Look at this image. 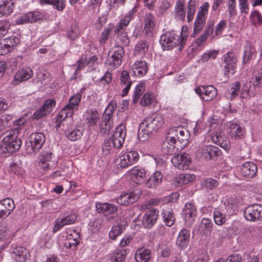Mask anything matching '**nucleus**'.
Instances as JSON below:
<instances>
[{"label":"nucleus","instance_id":"obj_31","mask_svg":"<svg viewBox=\"0 0 262 262\" xmlns=\"http://www.w3.org/2000/svg\"><path fill=\"white\" fill-rule=\"evenodd\" d=\"M129 173L132 181L138 184L142 183L146 177V173L143 169L134 168L130 170Z\"/></svg>","mask_w":262,"mask_h":262},{"label":"nucleus","instance_id":"obj_64","mask_svg":"<svg viewBox=\"0 0 262 262\" xmlns=\"http://www.w3.org/2000/svg\"><path fill=\"white\" fill-rule=\"evenodd\" d=\"M31 15L30 14V13L29 12L22 16H19L16 19V23L17 24H21L29 22H32L31 20Z\"/></svg>","mask_w":262,"mask_h":262},{"label":"nucleus","instance_id":"obj_60","mask_svg":"<svg viewBox=\"0 0 262 262\" xmlns=\"http://www.w3.org/2000/svg\"><path fill=\"white\" fill-rule=\"evenodd\" d=\"M66 225H71L75 223L77 220V215L75 213H71L69 214L61 217Z\"/></svg>","mask_w":262,"mask_h":262},{"label":"nucleus","instance_id":"obj_41","mask_svg":"<svg viewBox=\"0 0 262 262\" xmlns=\"http://www.w3.org/2000/svg\"><path fill=\"white\" fill-rule=\"evenodd\" d=\"M155 17L151 14L146 13L145 16L144 30L146 33H151L155 26Z\"/></svg>","mask_w":262,"mask_h":262},{"label":"nucleus","instance_id":"obj_21","mask_svg":"<svg viewBox=\"0 0 262 262\" xmlns=\"http://www.w3.org/2000/svg\"><path fill=\"white\" fill-rule=\"evenodd\" d=\"M11 255L15 261L18 262H25L29 256V252L28 250L24 247L12 245Z\"/></svg>","mask_w":262,"mask_h":262},{"label":"nucleus","instance_id":"obj_45","mask_svg":"<svg viewBox=\"0 0 262 262\" xmlns=\"http://www.w3.org/2000/svg\"><path fill=\"white\" fill-rule=\"evenodd\" d=\"M77 236L75 238H72L70 236H72V235H69V237L68 239V241L65 242L64 244V247L66 248L67 249H72L75 250L77 249V246L80 243V236L76 233Z\"/></svg>","mask_w":262,"mask_h":262},{"label":"nucleus","instance_id":"obj_43","mask_svg":"<svg viewBox=\"0 0 262 262\" xmlns=\"http://www.w3.org/2000/svg\"><path fill=\"white\" fill-rule=\"evenodd\" d=\"M124 230V228L122 225L117 224L113 225L108 234L110 238L115 240L118 236L123 233Z\"/></svg>","mask_w":262,"mask_h":262},{"label":"nucleus","instance_id":"obj_5","mask_svg":"<svg viewBox=\"0 0 262 262\" xmlns=\"http://www.w3.org/2000/svg\"><path fill=\"white\" fill-rule=\"evenodd\" d=\"M22 144L20 139L4 138L0 145V152L5 157H8L13 152L18 150Z\"/></svg>","mask_w":262,"mask_h":262},{"label":"nucleus","instance_id":"obj_26","mask_svg":"<svg viewBox=\"0 0 262 262\" xmlns=\"http://www.w3.org/2000/svg\"><path fill=\"white\" fill-rule=\"evenodd\" d=\"M224 61L226 63L225 66L226 70L225 72V75L229 73L233 74L237 62L235 54L233 52H229L225 55Z\"/></svg>","mask_w":262,"mask_h":262},{"label":"nucleus","instance_id":"obj_55","mask_svg":"<svg viewBox=\"0 0 262 262\" xmlns=\"http://www.w3.org/2000/svg\"><path fill=\"white\" fill-rule=\"evenodd\" d=\"M213 218L215 224L218 225H222L226 221L225 215L216 209L213 211Z\"/></svg>","mask_w":262,"mask_h":262},{"label":"nucleus","instance_id":"obj_9","mask_svg":"<svg viewBox=\"0 0 262 262\" xmlns=\"http://www.w3.org/2000/svg\"><path fill=\"white\" fill-rule=\"evenodd\" d=\"M141 195V190L136 189L129 193H122L117 198L116 201L121 205L126 206L138 201Z\"/></svg>","mask_w":262,"mask_h":262},{"label":"nucleus","instance_id":"obj_52","mask_svg":"<svg viewBox=\"0 0 262 262\" xmlns=\"http://www.w3.org/2000/svg\"><path fill=\"white\" fill-rule=\"evenodd\" d=\"M113 28H114L113 25L110 24L102 32L101 37L99 40L100 43L101 45L105 44L106 43L109 38L111 33L113 32Z\"/></svg>","mask_w":262,"mask_h":262},{"label":"nucleus","instance_id":"obj_47","mask_svg":"<svg viewBox=\"0 0 262 262\" xmlns=\"http://www.w3.org/2000/svg\"><path fill=\"white\" fill-rule=\"evenodd\" d=\"M127 255L126 251L125 250H117L112 256L111 260L114 262H122Z\"/></svg>","mask_w":262,"mask_h":262},{"label":"nucleus","instance_id":"obj_33","mask_svg":"<svg viewBox=\"0 0 262 262\" xmlns=\"http://www.w3.org/2000/svg\"><path fill=\"white\" fill-rule=\"evenodd\" d=\"M209 4L205 2L203 6L200 7V10L198 12V31L202 29L205 23V15L208 12Z\"/></svg>","mask_w":262,"mask_h":262},{"label":"nucleus","instance_id":"obj_4","mask_svg":"<svg viewBox=\"0 0 262 262\" xmlns=\"http://www.w3.org/2000/svg\"><path fill=\"white\" fill-rule=\"evenodd\" d=\"M167 135H171L177 139L180 143L181 149H184L189 143L190 134L186 128L181 126L169 128L167 132Z\"/></svg>","mask_w":262,"mask_h":262},{"label":"nucleus","instance_id":"obj_17","mask_svg":"<svg viewBox=\"0 0 262 262\" xmlns=\"http://www.w3.org/2000/svg\"><path fill=\"white\" fill-rule=\"evenodd\" d=\"M200 158L205 160H210L215 157L220 156L219 148L212 145H203L200 148Z\"/></svg>","mask_w":262,"mask_h":262},{"label":"nucleus","instance_id":"obj_61","mask_svg":"<svg viewBox=\"0 0 262 262\" xmlns=\"http://www.w3.org/2000/svg\"><path fill=\"white\" fill-rule=\"evenodd\" d=\"M152 98L149 93H146L142 96L140 101V104L142 106H148L152 103Z\"/></svg>","mask_w":262,"mask_h":262},{"label":"nucleus","instance_id":"obj_50","mask_svg":"<svg viewBox=\"0 0 262 262\" xmlns=\"http://www.w3.org/2000/svg\"><path fill=\"white\" fill-rule=\"evenodd\" d=\"M97 60V57L95 56H92L91 58L88 59H79L77 62V70H81L82 69L85 64L90 65V66H92L94 63Z\"/></svg>","mask_w":262,"mask_h":262},{"label":"nucleus","instance_id":"obj_62","mask_svg":"<svg viewBox=\"0 0 262 262\" xmlns=\"http://www.w3.org/2000/svg\"><path fill=\"white\" fill-rule=\"evenodd\" d=\"M79 35V29L76 26L71 27L67 33L68 37L73 40L77 38Z\"/></svg>","mask_w":262,"mask_h":262},{"label":"nucleus","instance_id":"obj_6","mask_svg":"<svg viewBox=\"0 0 262 262\" xmlns=\"http://www.w3.org/2000/svg\"><path fill=\"white\" fill-rule=\"evenodd\" d=\"M45 141L46 137L43 134L33 133L30 135L26 141V145L27 148L30 147L31 149L36 153L42 147Z\"/></svg>","mask_w":262,"mask_h":262},{"label":"nucleus","instance_id":"obj_2","mask_svg":"<svg viewBox=\"0 0 262 262\" xmlns=\"http://www.w3.org/2000/svg\"><path fill=\"white\" fill-rule=\"evenodd\" d=\"M185 42V37L173 31L163 33L160 39V43L163 50H170L179 46V50L180 51L184 48Z\"/></svg>","mask_w":262,"mask_h":262},{"label":"nucleus","instance_id":"obj_37","mask_svg":"<svg viewBox=\"0 0 262 262\" xmlns=\"http://www.w3.org/2000/svg\"><path fill=\"white\" fill-rule=\"evenodd\" d=\"M14 3L12 0H0V15H9L12 12Z\"/></svg>","mask_w":262,"mask_h":262},{"label":"nucleus","instance_id":"obj_51","mask_svg":"<svg viewBox=\"0 0 262 262\" xmlns=\"http://www.w3.org/2000/svg\"><path fill=\"white\" fill-rule=\"evenodd\" d=\"M2 40L4 42L3 46H6L10 52L11 51L13 47L16 46L19 41V38L16 36H11Z\"/></svg>","mask_w":262,"mask_h":262},{"label":"nucleus","instance_id":"obj_39","mask_svg":"<svg viewBox=\"0 0 262 262\" xmlns=\"http://www.w3.org/2000/svg\"><path fill=\"white\" fill-rule=\"evenodd\" d=\"M81 99V95L77 93L70 97L69 101V104L66 105L68 108L73 111V112L78 110L79 104Z\"/></svg>","mask_w":262,"mask_h":262},{"label":"nucleus","instance_id":"obj_59","mask_svg":"<svg viewBox=\"0 0 262 262\" xmlns=\"http://www.w3.org/2000/svg\"><path fill=\"white\" fill-rule=\"evenodd\" d=\"M10 26V24L8 21H0V38L4 36L7 33Z\"/></svg>","mask_w":262,"mask_h":262},{"label":"nucleus","instance_id":"obj_18","mask_svg":"<svg viewBox=\"0 0 262 262\" xmlns=\"http://www.w3.org/2000/svg\"><path fill=\"white\" fill-rule=\"evenodd\" d=\"M101 114L96 110H88L83 115V120L89 127L96 126L100 122Z\"/></svg>","mask_w":262,"mask_h":262},{"label":"nucleus","instance_id":"obj_29","mask_svg":"<svg viewBox=\"0 0 262 262\" xmlns=\"http://www.w3.org/2000/svg\"><path fill=\"white\" fill-rule=\"evenodd\" d=\"M163 222L168 227L172 226L176 221L172 209L169 207L163 208L161 212Z\"/></svg>","mask_w":262,"mask_h":262},{"label":"nucleus","instance_id":"obj_38","mask_svg":"<svg viewBox=\"0 0 262 262\" xmlns=\"http://www.w3.org/2000/svg\"><path fill=\"white\" fill-rule=\"evenodd\" d=\"M74 114L73 111H71L68 106L64 107L58 113L56 116L57 120H60L65 122L69 123L70 120L73 122L72 116Z\"/></svg>","mask_w":262,"mask_h":262},{"label":"nucleus","instance_id":"obj_7","mask_svg":"<svg viewBox=\"0 0 262 262\" xmlns=\"http://www.w3.org/2000/svg\"><path fill=\"white\" fill-rule=\"evenodd\" d=\"M151 120L147 116L140 124L138 137L141 142L147 141L149 137V135L156 130L151 123Z\"/></svg>","mask_w":262,"mask_h":262},{"label":"nucleus","instance_id":"obj_40","mask_svg":"<svg viewBox=\"0 0 262 262\" xmlns=\"http://www.w3.org/2000/svg\"><path fill=\"white\" fill-rule=\"evenodd\" d=\"M148 117L151 120L152 125L156 130L162 127L164 124V118L161 114H152Z\"/></svg>","mask_w":262,"mask_h":262},{"label":"nucleus","instance_id":"obj_22","mask_svg":"<svg viewBox=\"0 0 262 262\" xmlns=\"http://www.w3.org/2000/svg\"><path fill=\"white\" fill-rule=\"evenodd\" d=\"M184 211L186 224L188 226L191 225L195 221L196 215V208L194 203L193 202L186 203Z\"/></svg>","mask_w":262,"mask_h":262},{"label":"nucleus","instance_id":"obj_8","mask_svg":"<svg viewBox=\"0 0 262 262\" xmlns=\"http://www.w3.org/2000/svg\"><path fill=\"white\" fill-rule=\"evenodd\" d=\"M96 211L98 213H106V220L111 222L115 218V214L118 211V207L108 203L97 202L96 203Z\"/></svg>","mask_w":262,"mask_h":262},{"label":"nucleus","instance_id":"obj_42","mask_svg":"<svg viewBox=\"0 0 262 262\" xmlns=\"http://www.w3.org/2000/svg\"><path fill=\"white\" fill-rule=\"evenodd\" d=\"M254 51L252 50L250 43L247 42L245 44L244 54L243 57V64L249 63L250 60L252 59Z\"/></svg>","mask_w":262,"mask_h":262},{"label":"nucleus","instance_id":"obj_11","mask_svg":"<svg viewBox=\"0 0 262 262\" xmlns=\"http://www.w3.org/2000/svg\"><path fill=\"white\" fill-rule=\"evenodd\" d=\"M244 215L247 221L255 222L262 219V205L253 204L247 207Z\"/></svg>","mask_w":262,"mask_h":262},{"label":"nucleus","instance_id":"obj_24","mask_svg":"<svg viewBox=\"0 0 262 262\" xmlns=\"http://www.w3.org/2000/svg\"><path fill=\"white\" fill-rule=\"evenodd\" d=\"M159 211L156 209L146 211L143 217V224L146 228H151L157 222Z\"/></svg>","mask_w":262,"mask_h":262},{"label":"nucleus","instance_id":"obj_19","mask_svg":"<svg viewBox=\"0 0 262 262\" xmlns=\"http://www.w3.org/2000/svg\"><path fill=\"white\" fill-rule=\"evenodd\" d=\"M15 208L14 201L6 198L0 202V219H4L9 215Z\"/></svg>","mask_w":262,"mask_h":262},{"label":"nucleus","instance_id":"obj_15","mask_svg":"<svg viewBox=\"0 0 262 262\" xmlns=\"http://www.w3.org/2000/svg\"><path fill=\"white\" fill-rule=\"evenodd\" d=\"M217 91L212 85L200 86L198 87V95L202 100L209 101L216 96Z\"/></svg>","mask_w":262,"mask_h":262},{"label":"nucleus","instance_id":"obj_25","mask_svg":"<svg viewBox=\"0 0 262 262\" xmlns=\"http://www.w3.org/2000/svg\"><path fill=\"white\" fill-rule=\"evenodd\" d=\"M163 174L159 171L152 173L146 182V187L150 189H157L161 184Z\"/></svg>","mask_w":262,"mask_h":262},{"label":"nucleus","instance_id":"obj_35","mask_svg":"<svg viewBox=\"0 0 262 262\" xmlns=\"http://www.w3.org/2000/svg\"><path fill=\"white\" fill-rule=\"evenodd\" d=\"M213 224L211 220L203 218L199 225V231L201 234L207 236L210 235L212 230Z\"/></svg>","mask_w":262,"mask_h":262},{"label":"nucleus","instance_id":"obj_58","mask_svg":"<svg viewBox=\"0 0 262 262\" xmlns=\"http://www.w3.org/2000/svg\"><path fill=\"white\" fill-rule=\"evenodd\" d=\"M66 226L64 222L61 217H58L55 220L54 226L52 228V232L55 233L60 230L63 227Z\"/></svg>","mask_w":262,"mask_h":262},{"label":"nucleus","instance_id":"obj_30","mask_svg":"<svg viewBox=\"0 0 262 262\" xmlns=\"http://www.w3.org/2000/svg\"><path fill=\"white\" fill-rule=\"evenodd\" d=\"M185 0H178L174 10V17L177 19L184 20L186 16Z\"/></svg>","mask_w":262,"mask_h":262},{"label":"nucleus","instance_id":"obj_20","mask_svg":"<svg viewBox=\"0 0 262 262\" xmlns=\"http://www.w3.org/2000/svg\"><path fill=\"white\" fill-rule=\"evenodd\" d=\"M55 105L56 101L55 99L47 100L43 106L34 113L33 115V118L36 119H40L50 114Z\"/></svg>","mask_w":262,"mask_h":262},{"label":"nucleus","instance_id":"obj_1","mask_svg":"<svg viewBox=\"0 0 262 262\" xmlns=\"http://www.w3.org/2000/svg\"><path fill=\"white\" fill-rule=\"evenodd\" d=\"M116 41L119 46L115 48L111 56L108 54L105 62L106 66L109 69H114L119 66L122 61L124 55V50L122 46H127L129 42V37L126 32H122L117 37Z\"/></svg>","mask_w":262,"mask_h":262},{"label":"nucleus","instance_id":"obj_48","mask_svg":"<svg viewBox=\"0 0 262 262\" xmlns=\"http://www.w3.org/2000/svg\"><path fill=\"white\" fill-rule=\"evenodd\" d=\"M201 185L202 189H212L218 185V182L212 178H207L201 182Z\"/></svg>","mask_w":262,"mask_h":262},{"label":"nucleus","instance_id":"obj_23","mask_svg":"<svg viewBox=\"0 0 262 262\" xmlns=\"http://www.w3.org/2000/svg\"><path fill=\"white\" fill-rule=\"evenodd\" d=\"M257 171V165L252 162H246L243 163L241 168V173L246 178H252Z\"/></svg>","mask_w":262,"mask_h":262},{"label":"nucleus","instance_id":"obj_12","mask_svg":"<svg viewBox=\"0 0 262 262\" xmlns=\"http://www.w3.org/2000/svg\"><path fill=\"white\" fill-rule=\"evenodd\" d=\"M171 161L173 166L180 170H186L191 163V159L189 154L183 152L174 155Z\"/></svg>","mask_w":262,"mask_h":262},{"label":"nucleus","instance_id":"obj_46","mask_svg":"<svg viewBox=\"0 0 262 262\" xmlns=\"http://www.w3.org/2000/svg\"><path fill=\"white\" fill-rule=\"evenodd\" d=\"M240 83H233L230 89H227L225 93V96L231 100L233 99L237 95V92L239 91Z\"/></svg>","mask_w":262,"mask_h":262},{"label":"nucleus","instance_id":"obj_49","mask_svg":"<svg viewBox=\"0 0 262 262\" xmlns=\"http://www.w3.org/2000/svg\"><path fill=\"white\" fill-rule=\"evenodd\" d=\"M129 23V19L128 18L121 19L116 26L113 25L114 28H113V32H114L115 34H118L121 30H123V32H124V30L128 25Z\"/></svg>","mask_w":262,"mask_h":262},{"label":"nucleus","instance_id":"obj_44","mask_svg":"<svg viewBox=\"0 0 262 262\" xmlns=\"http://www.w3.org/2000/svg\"><path fill=\"white\" fill-rule=\"evenodd\" d=\"M145 90V83H139L136 86L134 93L133 97V103L135 104H136L140 96Z\"/></svg>","mask_w":262,"mask_h":262},{"label":"nucleus","instance_id":"obj_16","mask_svg":"<svg viewBox=\"0 0 262 262\" xmlns=\"http://www.w3.org/2000/svg\"><path fill=\"white\" fill-rule=\"evenodd\" d=\"M212 141L215 144L227 150L229 147V141L219 127L214 130L211 134Z\"/></svg>","mask_w":262,"mask_h":262},{"label":"nucleus","instance_id":"obj_32","mask_svg":"<svg viewBox=\"0 0 262 262\" xmlns=\"http://www.w3.org/2000/svg\"><path fill=\"white\" fill-rule=\"evenodd\" d=\"M146 63L144 61H136L132 66V70L135 76H142L147 71Z\"/></svg>","mask_w":262,"mask_h":262},{"label":"nucleus","instance_id":"obj_34","mask_svg":"<svg viewBox=\"0 0 262 262\" xmlns=\"http://www.w3.org/2000/svg\"><path fill=\"white\" fill-rule=\"evenodd\" d=\"M189 237V231L186 229H183L179 232L176 244L181 248L186 247L188 244Z\"/></svg>","mask_w":262,"mask_h":262},{"label":"nucleus","instance_id":"obj_57","mask_svg":"<svg viewBox=\"0 0 262 262\" xmlns=\"http://www.w3.org/2000/svg\"><path fill=\"white\" fill-rule=\"evenodd\" d=\"M251 21L254 25H261L262 19L261 15L258 11L255 10L251 13Z\"/></svg>","mask_w":262,"mask_h":262},{"label":"nucleus","instance_id":"obj_28","mask_svg":"<svg viewBox=\"0 0 262 262\" xmlns=\"http://www.w3.org/2000/svg\"><path fill=\"white\" fill-rule=\"evenodd\" d=\"M53 158L54 156L51 151H42L39 157V165L45 170L50 169L53 166L51 165Z\"/></svg>","mask_w":262,"mask_h":262},{"label":"nucleus","instance_id":"obj_14","mask_svg":"<svg viewBox=\"0 0 262 262\" xmlns=\"http://www.w3.org/2000/svg\"><path fill=\"white\" fill-rule=\"evenodd\" d=\"M126 136V129L124 124H120L115 129L114 134L111 136L114 148H120L123 145Z\"/></svg>","mask_w":262,"mask_h":262},{"label":"nucleus","instance_id":"obj_36","mask_svg":"<svg viewBox=\"0 0 262 262\" xmlns=\"http://www.w3.org/2000/svg\"><path fill=\"white\" fill-rule=\"evenodd\" d=\"M32 75V70L29 68H26L17 71L14 76V79L16 81L22 82L28 80Z\"/></svg>","mask_w":262,"mask_h":262},{"label":"nucleus","instance_id":"obj_27","mask_svg":"<svg viewBox=\"0 0 262 262\" xmlns=\"http://www.w3.org/2000/svg\"><path fill=\"white\" fill-rule=\"evenodd\" d=\"M151 250L148 247H143L137 250L135 258L137 262H148L151 258Z\"/></svg>","mask_w":262,"mask_h":262},{"label":"nucleus","instance_id":"obj_54","mask_svg":"<svg viewBox=\"0 0 262 262\" xmlns=\"http://www.w3.org/2000/svg\"><path fill=\"white\" fill-rule=\"evenodd\" d=\"M195 0H190L189 2L187 15L188 22H190L193 18L195 12Z\"/></svg>","mask_w":262,"mask_h":262},{"label":"nucleus","instance_id":"obj_63","mask_svg":"<svg viewBox=\"0 0 262 262\" xmlns=\"http://www.w3.org/2000/svg\"><path fill=\"white\" fill-rule=\"evenodd\" d=\"M19 134V130L18 128H15L9 131L6 133V136L4 138H10L13 139L14 140L16 139H20L18 138V136Z\"/></svg>","mask_w":262,"mask_h":262},{"label":"nucleus","instance_id":"obj_3","mask_svg":"<svg viewBox=\"0 0 262 262\" xmlns=\"http://www.w3.org/2000/svg\"><path fill=\"white\" fill-rule=\"evenodd\" d=\"M117 104L109 105L103 113L102 121L99 125L100 133L102 135L107 134L113 127L112 119L113 114L116 108Z\"/></svg>","mask_w":262,"mask_h":262},{"label":"nucleus","instance_id":"obj_10","mask_svg":"<svg viewBox=\"0 0 262 262\" xmlns=\"http://www.w3.org/2000/svg\"><path fill=\"white\" fill-rule=\"evenodd\" d=\"M66 137L72 141H75L79 140L82 137L84 129L80 126H74L73 122H70L66 124L65 128H62Z\"/></svg>","mask_w":262,"mask_h":262},{"label":"nucleus","instance_id":"obj_13","mask_svg":"<svg viewBox=\"0 0 262 262\" xmlns=\"http://www.w3.org/2000/svg\"><path fill=\"white\" fill-rule=\"evenodd\" d=\"M167 135L166 140L162 144V151L164 154L166 155H176L183 149L180 148V145H178L176 138L171 135Z\"/></svg>","mask_w":262,"mask_h":262},{"label":"nucleus","instance_id":"obj_53","mask_svg":"<svg viewBox=\"0 0 262 262\" xmlns=\"http://www.w3.org/2000/svg\"><path fill=\"white\" fill-rule=\"evenodd\" d=\"M148 49V45L144 41L138 43L135 47V55H142L145 54Z\"/></svg>","mask_w":262,"mask_h":262},{"label":"nucleus","instance_id":"obj_56","mask_svg":"<svg viewBox=\"0 0 262 262\" xmlns=\"http://www.w3.org/2000/svg\"><path fill=\"white\" fill-rule=\"evenodd\" d=\"M126 158L128 159L130 165L137 162L139 158V155L137 151H130L124 153Z\"/></svg>","mask_w":262,"mask_h":262}]
</instances>
